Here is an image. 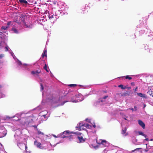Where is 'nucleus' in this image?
<instances>
[{
    "mask_svg": "<svg viewBox=\"0 0 153 153\" xmlns=\"http://www.w3.org/2000/svg\"><path fill=\"white\" fill-rule=\"evenodd\" d=\"M62 98V97L60 98L58 97H55L53 96H51L50 98H48V101L51 102L52 104H57V106L60 105H63L65 103L67 102V101H65L62 103L61 105L58 104L60 102V99Z\"/></svg>",
    "mask_w": 153,
    "mask_h": 153,
    "instance_id": "1",
    "label": "nucleus"
},
{
    "mask_svg": "<svg viewBox=\"0 0 153 153\" xmlns=\"http://www.w3.org/2000/svg\"><path fill=\"white\" fill-rule=\"evenodd\" d=\"M34 120V118L33 117V115L26 117L21 120L22 121L21 123L22 124H24V123L25 124H29L30 123H32Z\"/></svg>",
    "mask_w": 153,
    "mask_h": 153,
    "instance_id": "2",
    "label": "nucleus"
},
{
    "mask_svg": "<svg viewBox=\"0 0 153 153\" xmlns=\"http://www.w3.org/2000/svg\"><path fill=\"white\" fill-rule=\"evenodd\" d=\"M75 98L76 99L75 100L72 99L71 101L72 102H76L81 101L84 99L83 96L81 94L76 96Z\"/></svg>",
    "mask_w": 153,
    "mask_h": 153,
    "instance_id": "3",
    "label": "nucleus"
},
{
    "mask_svg": "<svg viewBox=\"0 0 153 153\" xmlns=\"http://www.w3.org/2000/svg\"><path fill=\"white\" fill-rule=\"evenodd\" d=\"M48 112L46 111H43L39 114V116H41V119H43V120H46L48 117H49V115H48L46 117V115L47 114Z\"/></svg>",
    "mask_w": 153,
    "mask_h": 153,
    "instance_id": "4",
    "label": "nucleus"
},
{
    "mask_svg": "<svg viewBox=\"0 0 153 153\" xmlns=\"http://www.w3.org/2000/svg\"><path fill=\"white\" fill-rule=\"evenodd\" d=\"M85 127L87 128L92 129V125H81L79 127H77L78 130L79 131H81L82 129L84 130V127Z\"/></svg>",
    "mask_w": 153,
    "mask_h": 153,
    "instance_id": "5",
    "label": "nucleus"
},
{
    "mask_svg": "<svg viewBox=\"0 0 153 153\" xmlns=\"http://www.w3.org/2000/svg\"><path fill=\"white\" fill-rule=\"evenodd\" d=\"M18 146L22 150H23L25 148V150L27 151V146L25 143H19L18 144Z\"/></svg>",
    "mask_w": 153,
    "mask_h": 153,
    "instance_id": "6",
    "label": "nucleus"
},
{
    "mask_svg": "<svg viewBox=\"0 0 153 153\" xmlns=\"http://www.w3.org/2000/svg\"><path fill=\"white\" fill-rule=\"evenodd\" d=\"M100 141H101V142H98L97 141V143L100 145L102 144L104 147H106L108 146V143L106 140H100Z\"/></svg>",
    "mask_w": 153,
    "mask_h": 153,
    "instance_id": "7",
    "label": "nucleus"
},
{
    "mask_svg": "<svg viewBox=\"0 0 153 153\" xmlns=\"http://www.w3.org/2000/svg\"><path fill=\"white\" fill-rule=\"evenodd\" d=\"M73 133V132H71L69 130L65 131L62 133V134H65V135L62 136L63 138L66 137H67V136H66V135H69L70 134Z\"/></svg>",
    "mask_w": 153,
    "mask_h": 153,
    "instance_id": "8",
    "label": "nucleus"
},
{
    "mask_svg": "<svg viewBox=\"0 0 153 153\" xmlns=\"http://www.w3.org/2000/svg\"><path fill=\"white\" fill-rule=\"evenodd\" d=\"M32 126L34 127L35 130L37 131L38 133V134L39 135V134H42L43 135H44V134L41 131H40L37 128V126L36 125H34L33 126Z\"/></svg>",
    "mask_w": 153,
    "mask_h": 153,
    "instance_id": "9",
    "label": "nucleus"
},
{
    "mask_svg": "<svg viewBox=\"0 0 153 153\" xmlns=\"http://www.w3.org/2000/svg\"><path fill=\"white\" fill-rule=\"evenodd\" d=\"M127 127H123L122 126V134H125V135H124L125 136H126L127 135H128V133H126V131Z\"/></svg>",
    "mask_w": 153,
    "mask_h": 153,
    "instance_id": "10",
    "label": "nucleus"
},
{
    "mask_svg": "<svg viewBox=\"0 0 153 153\" xmlns=\"http://www.w3.org/2000/svg\"><path fill=\"white\" fill-rule=\"evenodd\" d=\"M41 71L39 70H37L36 71H33L31 72L32 74H33L34 76H38V74L40 73Z\"/></svg>",
    "mask_w": 153,
    "mask_h": 153,
    "instance_id": "11",
    "label": "nucleus"
},
{
    "mask_svg": "<svg viewBox=\"0 0 153 153\" xmlns=\"http://www.w3.org/2000/svg\"><path fill=\"white\" fill-rule=\"evenodd\" d=\"M13 57L15 60L16 62L19 65H22L21 62L18 59H17L15 55L13 56Z\"/></svg>",
    "mask_w": 153,
    "mask_h": 153,
    "instance_id": "12",
    "label": "nucleus"
},
{
    "mask_svg": "<svg viewBox=\"0 0 153 153\" xmlns=\"http://www.w3.org/2000/svg\"><path fill=\"white\" fill-rule=\"evenodd\" d=\"M34 143L35 145L37 147L40 148L41 145V143L37 142V141L36 140L34 142Z\"/></svg>",
    "mask_w": 153,
    "mask_h": 153,
    "instance_id": "13",
    "label": "nucleus"
},
{
    "mask_svg": "<svg viewBox=\"0 0 153 153\" xmlns=\"http://www.w3.org/2000/svg\"><path fill=\"white\" fill-rule=\"evenodd\" d=\"M85 121L89 123H90L91 124H95V123H94V120H91V119H85Z\"/></svg>",
    "mask_w": 153,
    "mask_h": 153,
    "instance_id": "14",
    "label": "nucleus"
},
{
    "mask_svg": "<svg viewBox=\"0 0 153 153\" xmlns=\"http://www.w3.org/2000/svg\"><path fill=\"white\" fill-rule=\"evenodd\" d=\"M78 138L79 140V143L84 142L85 141V140L83 139L82 136H78Z\"/></svg>",
    "mask_w": 153,
    "mask_h": 153,
    "instance_id": "15",
    "label": "nucleus"
},
{
    "mask_svg": "<svg viewBox=\"0 0 153 153\" xmlns=\"http://www.w3.org/2000/svg\"><path fill=\"white\" fill-rule=\"evenodd\" d=\"M39 79H40V85L41 86V91H42L44 88L43 86V85H42V82H43V80L41 79L40 78H39Z\"/></svg>",
    "mask_w": 153,
    "mask_h": 153,
    "instance_id": "16",
    "label": "nucleus"
},
{
    "mask_svg": "<svg viewBox=\"0 0 153 153\" xmlns=\"http://www.w3.org/2000/svg\"><path fill=\"white\" fill-rule=\"evenodd\" d=\"M15 23V22L13 21H10L7 22V26H13V24Z\"/></svg>",
    "mask_w": 153,
    "mask_h": 153,
    "instance_id": "17",
    "label": "nucleus"
},
{
    "mask_svg": "<svg viewBox=\"0 0 153 153\" xmlns=\"http://www.w3.org/2000/svg\"><path fill=\"white\" fill-rule=\"evenodd\" d=\"M137 133L138 134V135H142L144 136L145 137H146V135L144 134L141 131H138L137 132Z\"/></svg>",
    "mask_w": 153,
    "mask_h": 153,
    "instance_id": "18",
    "label": "nucleus"
},
{
    "mask_svg": "<svg viewBox=\"0 0 153 153\" xmlns=\"http://www.w3.org/2000/svg\"><path fill=\"white\" fill-rule=\"evenodd\" d=\"M137 95L140 97H142L144 98H146V96L144 94H143L141 93H139L137 94Z\"/></svg>",
    "mask_w": 153,
    "mask_h": 153,
    "instance_id": "19",
    "label": "nucleus"
},
{
    "mask_svg": "<svg viewBox=\"0 0 153 153\" xmlns=\"http://www.w3.org/2000/svg\"><path fill=\"white\" fill-rule=\"evenodd\" d=\"M20 2L22 4H27V1L26 0H19Z\"/></svg>",
    "mask_w": 153,
    "mask_h": 153,
    "instance_id": "20",
    "label": "nucleus"
},
{
    "mask_svg": "<svg viewBox=\"0 0 153 153\" xmlns=\"http://www.w3.org/2000/svg\"><path fill=\"white\" fill-rule=\"evenodd\" d=\"M56 15H54L52 13L49 14V19H51L53 18H54V16H56Z\"/></svg>",
    "mask_w": 153,
    "mask_h": 153,
    "instance_id": "21",
    "label": "nucleus"
},
{
    "mask_svg": "<svg viewBox=\"0 0 153 153\" xmlns=\"http://www.w3.org/2000/svg\"><path fill=\"white\" fill-rule=\"evenodd\" d=\"M47 53V50L46 49H44V51L42 54V56L43 57L44 56H46L47 55L46 54Z\"/></svg>",
    "mask_w": 153,
    "mask_h": 153,
    "instance_id": "22",
    "label": "nucleus"
},
{
    "mask_svg": "<svg viewBox=\"0 0 153 153\" xmlns=\"http://www.w3.org/2000/svg\"><path fill=\"white\" fill-rule=\"evenodd\" d=\"M12 30L13 31V32L16 33H18L19 31L17 29H16L15 28H13L12 29Z\"/></svg>",
    "mask_w": 153,
    "mask_h": 153,
    "instance_id": "23",
    "label": "nucleus"
},
{
    "mask_svg": "<svg viewBox=\"0 0 153 153\" xmlns=\"http://www.w3.org/2000/svg\"><path fill=\"white\" fill-rule=\"evenodd\" d=\"M125 77L126 79H128L129 80L132 79V78L131 77L129 76H128V75L121 77Z\"/></svg>",
    "mask_w": 153,
    "mask_h": 153,
    "instance_id": "24",
    "label": "nucleus"
},
{
    "mask_svg": "<svg viewBox=\"0 0 153 153\" xmlns=\"http://www.w3.org/2000/svg\"><path fill=\"white\" fill-rule=\"evenodd\" d=\"M5 50L6 51H9L10 50V49L9 48V47L7 45L5 47Z\"/></svg>",
    "mask_w": 153,
    "mask_h": 153,
    "instance_id": "25",
    "label": "nucleus"
},
{
    "mask_svg": "<svg viewBox=\"0 0 153 153\" xmlns=\"http://www.w3.org/2000/svg\"><path fill=\"white\" fill-rule=\"evenodd\" d=\"M9 27V26H3L1 27V29L3 30H6L7 28H8Z\"/></svg>",
    "mask_w": 153,
    "mask_h": 153,
    "instance_id": "26",
    "label": "nucleus"
},
{
    "mask_svg": "<svg viewBox=\"0 0 153 153\" xmlns=\"http://www.w3.org/2000/svg\"><path fill=\"white\" fill-rule=\"evenodd\" d=\"M138 123L139 124H145L141 120H138Z\"/></svg>",
    "mask_w": 153,
    "mask_h": 153,
    "instance_id": "27",
    "label": "nucleus"
},
{
    "mask_svg": "<svg viewBox=\"0 0 153 153\" xmlns=\"http://www.w3.org/2000/svg\"><path fill=\"white\" fill-rule=\"evenodd\" d=\"M141 149V148H136L135 149H134V150H132L131 151V152H135V151H138L139 149Z\"/></svg>",
    "mask_w": 153,
    "mask_h": 153,
    "instance_id": "28",
    "label": "nucleus"
},
{
    "mask_svg": "<svg viewBox=\"0 0 153 153\" xmlns=\"http://www.w3.org/2000/svg\"><path fill=\"white\" fill-rule=\"evenodd\" d=\"M108 97V96H105V97H104L103 98V99H102L101 100V101L102 102L104 101L103 100V99H106V98H107V97Z\"/></svg>",
    "mask_w": 153,
    "mask_h": 153,
    "instance_id": "29",
    "label": "nucleus"
},
{
    "mask_svg": "<svg viewBox=\"0 0 153 153\" xmlns=\"http://www.w3.org/2000/svg\"><path fill=\"white\" fill-rule=\"evenodd\" d=\"M79 124H85V121H82L79 122Z\"/></svg>",
    "mask_w": 153,
    "mask_h": 153,
    "instance_id": "30",
    "label": "nucleus"
},
{
    "mask_svg": "<svg viewBox=\"0 0 153 153\" xmlns=\"http://www.w3.org/2000/svg\"><path fill=\"white\" fill-rule=\"evenodd\" d=\"M0 98H3L5 97V95L4 94H3L2 93L1 94Z\"/></svg>",
    "mask_w": 153,
    "mask_h": 153,
    "instance_id": "31",
    "label": "nucleus"
},
{
    "mask_svg": "<svg viewBox=\"0 0 153 153\" xmlns=\"http://www.w3.org/2000/svg\"><path fill=\"white\" fill-rule=\"evenodd\" d=\"M4 56V54H1L0 55V59H2L3 58Z\"/></svg>",
    "mask_w": 153,
    "mask_h": 153,
    "instance_id": "32",
    "label": "nucleus"
},
{
    "mask_svg": "<svg viewBox=\"0 0 153 153\" xmlns=\"http://www.w3.org/2000/svg\"><path fill=\"white\" fill-rule=\"evenodd\" d=\"M13 117L15 118L14 120L16 121H17L19 120V118L17 117V116H14Z\"/></svg>",
    "mask_w": 153,
    "mask_h": 153,
    "instance_id": "33",
    "label": "nucleus"
},
{
    "mask_svg": "<svg viewBox=\"0 0 153 153\" xmlns=\"http://www.w3.org/2000/svg\"><path fill=\"white\" fill-rule=\"evenodd\" d=\"M119 87H121V88L123 89H124L125 88H124L123 87V86L121 85H119Z\"/></svg>",
    "mask_w": 153,
    "mask_h": 153,
    "instance_id": "34",
    "label": "nucleus"
},
{
    "mask_svg": "<svg viewBox=\"0 0 153 153\" xmlns=\"http://www.w3.org/2000/svg\"><path fill=\"white\" fill-rule=\"evenodd\" d=\"M76 84H71L69 85V86L70 87H72V86H76Z\"/></svg>",
    "mask_w": 153,
    "mask_h": 153,
    "instance_id": "35",
    "label": "nucleus"
},
{
    "mask_svg": "<svg viewBox=\"0 0 153 153\" xmlns=\"http://www.w3.org/2000/svg\"><path fill=\"white\" fill-rule=\"evenodd\" d=\"M25 25L26 26V27L28 28H31L32 27L30 25L27 26L26 25V24H25Z\"/></svg>",
    "mask_w": 153,
    "mask_h": 153,
    "instance_id": "36",
    "label": "nucleus"
},
{
    "mask_svg": "<svg viewBox=\"0 0 153 153\" xmlns=\"http://www.w3.org/2000/svg\"><path fill=\"white\" fill-rule=\"evenodd\" d=\"M10 53L12 56H13L15 55L12 51H11Z\"/></svg>",
    "mask_w": 153,
    "mask_h": 153,
    "instance_id": "37",
    "label": "nucleus"
},
{
    "mask_svg": "<svg viewBox=\"0 0 153 153\" xmlns=\"http://www.w3.org/2000/svg\"><path fill=\"white\" fill-rule=\"evenodd\" d=\"M152 91H149V94L151 95L153 97V93H152Z\"/></svg>",
    "mask_w": 153,
    "mask_h": 153,
    "instance_id": "38",
    "label": "nucleus"
},
{
    "mask_svg": "<svg viewBox=\"0 0 153 153\" xmlns=\"http://www.w3.org/2000/svg\"><path fill=\"white\" fill-rule=\"evenodd\" d=\"M44 68L45 69H47V65L46 64H45V66H44Z\"/></svg>",
    "mask_w": 153,
    "mask_h": 153,
    "instance_id": "39",
    "label": "nucleus"
},
{
    "mask_svg": "<svg viewBox=\"0 0 153 153\" xmlns=\"http://www.w3.org/2000/svg\"><path fill=\"white\" fill-rule=\"evenodd\" d=\"M146 149H147V144H146ZM144 151L145 152H147L148 151V150L147 149H144Z\"/></svg>",
    "mask_w": 153,
    "mask_h": 153,
    "instance_id": "40",
    "label": "nucleus"
},
{
    "mask_svg": "<svg viewBox=\"0 0 153 153\" xmlns=\"http://www.w3.org/2000/svg\"><path fill=\"white\" fill-rule=\"evenodd\" d=\"M142 127V128H143V129H144L145 128V125H140Z\"/></svg>",
    "mask_w": 153,
    "mask_h": 153,
    "instance_id": "41",
    "label": "nucleus"
},
{
    "mask_svg": "<svg viewBox=\"0 0 153 153\" xmlns=\"http://www.w3.org/2000/svg\"><path fill=\"white\" fill-rule=\"evenodd\" d=\"M129 109L130 110H132V111H134V109L133 108H129Z\"/></svg>",
    "mask_w": 153,
    "mask_h": 153,
    "instance_id": "42",
    "label": "nucleus"
},
{
    "mask_svg": "<svg viewBox=\"0 0 153 153\" xmlns=\"http://www.w3.org/2000/svg\"><path fill=\"white\" fill-rule=\"evenodd\" d=\"M92 128H95L96 127V125H92Z\"/></svg>",
    "mask_w": 153,
    "mask_h": 153,
    "instance_id": "43",
    "label": "nucleus"
},
{
    "mask_svg": "<svg viewBox=\"0 0 153 153\" xmlns=\"http://www.w3.org/2000/svg\"><path fill=\"white\" fill-rule=\"evenodd\" d=\"M22 65H25V66H29V64H23Z\"/></svg>",
    "mask_w": 153,
    "mask_h": 153,
    "instance_id": "44",
    "label": "nucleus"
},
{
    "mask_svg": "<svg viewBox=\"0 0 153 153\" xmlns=\"http://www.w3.org/2000/svg\"><path fill=\"white\" fill-rule=\"evenodd\" d=\"M134 110L135 111L137 110V107L136 106H134Z\"/></svg>",
    "mask_w": 153,
    "mask_h": 153,
    "instance_id": "45",
    "label": "nucleus"
},
{
    "mask_svg": "<svg viewBox=\"0 0 153 153\" xmlns=\"http://www.w3.org/2000/svg\"><path fill=\"white\" fill-rule=\"evenodd\" d=\"M145 140L146 141H149V139L148 138H146L145 139Z\"/></svg>",
    "mask_w": 153,
    "mask_h": 153,
    "instance_id": "46",
    "label": "nucleus"
},
{
    "mask_svg": "<svg viewBox=\"0 0 153 153\" xmlns=\"http://www.w3.org/2000/svg\"><path fill=\"white\" fill-rule=\"evenodd\" d=\"M146 106V104H144V107L143 108H145Z\"/></svg>",
    "mask_w": 153,
    "mask_h": 153,
    "instance_id": "47",
    "label": "nucleus"
},
{
    "mask_svg": "<svg viewBox=\"0 0 153 153\" xmlns=\"http://www.w3.org/2000/svg\"><path fill=\"white\" fill-rule=\"evenodd\" d=\"M46 70V71L48 72H49V71L47 69H45Z\"/></svg>",
    "mask_w": 153,
    "mask_h": 153,
    "instance_id": "48",
    "label": "nucleus"
},
{
    "mask_svg": "<svg viewBox=\"0 0 153 153\" xmlns=\"http://www.w3.org/2000/svg\"><path fill=\"white\" fill-rule=\"evenodd\" d=\"M1 60H0V68L1 67Z\"/></svg>",
    "mask_w": 153,
    "mask_h": 153,
    "instance_id": "49",
    "label": "nucleus"
},
{
    "mask_svg": "<svg viewBox=\"0 0 153 153\" xmlns=\"http://www.w3.org/2000/svg\"><path fill=\"white\" fill-rule=\"evenodd\" d=\"M73 136L72 135H71L70 136V137L72 138H73Z\"/></svg>",
    "mask_w": 153,
    "mask_h": 153,
    "instance_id": "50",
    "label": "nucleus"
},
{
    "mask_svg": "<svg viewBox=\"0 0 153 153\" xmlns=\"http://www.w3.org/2000/svg\"><path fill=\"white\" fill-rule=\"evenodd\" d=\"M51 76H53L51 72Z\"/></svg>",
    "mask_w": 153,
    "mask_h": 153,
    "instance_id": "51",
    "label": "nucleus"
},
{
    "mask_svg": "<svg viewBox=\"0 0 153 153\" xmlns=\"http://www.w3.org/2000/svg\"><path fill=\"white\" fill-rule=\"evenodd\" d=\"M39 107H37V108H36V109H39Z\"/></svg>",
    "mask_w": 153,
    "mask_h": 153,
    "instance_id": "52",
    "label": "nucleus"
},
{
    "mask_svg": "<svg viewBox=\"0 0 153 153\" xmlns=\"http://www.w3.org/2000/svg\"><path fill=\"white\" fill-rule=\"evenodd\" d=\"M54 136L55 137H56V136H55V135H54Z\"/></svg>",
    "mask_w": 153,
    "mask_h": 153,
    "instance_id": "53",
    "label": "nucleus"
},
{
    "mask_svg": "<svg viewBox=\"0 0 153 153\" xmlns=\"http://www.w3.org/2000/svg\"><path fill=\"white\" fill-rule=\"evenodd\" d=\"M151 140H152V139H151Z\"/></svg>",
    "mask_w": 153,
    "mask_h": 153,
    "instance_id": "54",
    "label": "nucleus"
},
{
    "mask_svg": "<svg viewBox=\"0 0 153 153\" xmlns=\"http://www.w3.org/2000/svg\"><path fill=\"white\" fill-rule=\"evenodd\" d=\"M42 123V122H41V123Z\"/></svg>",
    "mask_w": 153,
    "mask_h": 153,
    "instance_id": "55",
    "label": "nucleus"
},
{
    "mask_svg": "<svg viewBox=\"0 0 153 153\" xmlns=\"http://www.w3.org/2000/svg\"><path fill=\"white\" fill-rule=\"evenodd\" d=\"M1 45V43L0 42V46Z\"/></svg>",
    "mask_w": 153,
    "mask_h": 153,
    "instance_id": "56",
    "label": "nucleus"
},
{
    "mask_svg": "<svg viewBox=\"0 0 153 153\" xmlns=\"http://www.w3.org/2000/svg\"><path fill=\"white\" fill-rule=\"evenodd\" d=\"M137 87L136 88V89H137Z\"/></svg>",
    "mask_w": 153,
    "mask_h": 153,
    "instance_id": "57",
    "label": "nucleus"
}]
</instances>
